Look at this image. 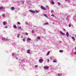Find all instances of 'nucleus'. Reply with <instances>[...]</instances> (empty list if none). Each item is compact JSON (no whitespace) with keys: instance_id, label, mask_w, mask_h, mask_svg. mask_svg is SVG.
<instances>
[{"instance_id":"obj_41","label":"nucleus","mask_w":76,"mask_h":76,"mask_svg":"<svg viewBox=\"0 0 76 76\" xmlns=\"http://www.w3.org/2000/svg\"><path fill=\"white\" fill-rule=\"evenodd\" d=\"M60 75H61H61H62L61 74H60Z\"/></svg>"},{"instance_id":"obj_11","label":"nucleus","mask_w":76,"mask_h":76,"mask_svg":"<svg viewBox=\"0 0 76 76\" xmlns=\"http://www.w3.org/2000/svg\"><path fill=\"white\" fill-rule=\"evenodd\" d=\"M18 29H22L21 27H20V26L18 27Z\"/></svg>"},{"instance_id":"obj_45","label":"nucleus","mask_w":76,"mask_h":76,"mask_svg":"<svg viewBox=\"0 0 76 76\" xmlns=\"http://www.w3.org/2000/svg\"><path fill=\"white\" fill-rule=\"evenodd\" d=\"M52 1H53L54 0H52Z\"/></svg>"},{"instance_id":"obj_23","label":"nucleus","mask_w":76,"mask_h":76,"mask_svg":"<svg viewBox=\"0 0 76 76\" xmlns=\"http://www.w3.org/2000/svg\"><path fill=\"white\" fill-rule=\"evenodd\" d=\"M43 15L44 16H45V17H46L47 16V15L46 14H44Z\"/></svg>"},{"instance_id":"obj_19","label":"nucleus","mask_w":76,"mask_h":76,"mask_svg":"<svg viewBox=\"0 0 76 76\" xmlns=\"http://www.w3.org/2000/svg\"><path fill=\"white\" fill-rule=\"evenodd\" d=\"M13 27L15 28H17V27H16V26L15 25Z\"/></svg>"},{"instance_id":"obj_32","label":"nucleus","mask_w":76,"mask_h":76,"mask_svg":"<svg viewBox=\"0 0 76 76\" xmlns=\"http://www.w3.org/2000/svg\"><path fill=\"white\" fill-rule=\"evenodd\" d=\"M74 54H76V51H75V52L74 53Z\"/></svg>"},{"instance_id":"obj_27","label":"nucleus","mask_w":76,"mask_h":76,"mask_svg":"<svg viewBox=\"0 0 76 76\" xmlns=\"http://www.w3.org/2000/svg\"><path fill=\"white\" fill-rule=\"evenodd\" d=\"M47 61L48 62H49V59H47Z\"/></svg>"},{"instance_id":"obj_36","label":"nucleus","mask_w":76,"mask_h":76,"mask_svg":"<svg viewBox=\"0 0 76 76\" xmlns=\"http://www.w3.org/2000/svg\"><path fill=\"white\" fill-rule=\"evenodd\" d=\"M5 28H7V26H5Z\"/></svg>"},{"instance_id":"obj_2","label":"nucleus","mask_w":76,"mask_h":76,"mask_svg":"<svg viewBox=\"0 0 76 76\" xmlns=\"http://www.w3.org/2000/svg\"><path fill=\"white\" fill-rule=\"evenodd\" d=\"M39 61V62L40 63H42V62L43 61V60H42V59H40Z\"/></svg>"},{"instance_id":"obj_14","label":"nucleus","mask_w":76,"mask_h":76,"mask_svg":"<svg viewBox=\"0 0 76 76\" xmlns=\"http://www.w3.org/2000/svg\"><path fill=\"white\" fill-rule=\"evenodd\" d=\"M58 6H59L60 5V3L59 2H57Z\"/></svg>"},{"instance_id":"obj_8","label":"nucleus","mask_w":76,"mask_h":76,"mask_svg":"<svg viewBox=\"0 0 76 76\" xmlns=\"http://www.w3.org/2000/svg\"><path fill=\"white\" fill-rule=\"evenodd\" d=\"M50 51H48V53H47V56H48V55H49L50 54Z\"/></svg>"},{"instance_id":"obj_44","label":"nucleus","mask_w":76,"mask_h":76,"mask_svg":"<svg viewBox=\"0 0 76 76\" xmlns=\"http://www.w3.org/2000/svg\"><path fill=\"white\" fill-rule=\"evenodd\" d=\"M34 27H35V26H34Z\"/></svg>"},{"instance_id":"obj_7","label":"nucleus","mask_w":76,"mask_h":76,"mask_svg":"<svg viewBox=\"0 0 76 76\" xmlns=\"http://www.w3.org/2000/svg\"><path fill=\"white\" fill-rule=\"evenodd\" d=\"M60 34H62L63 35H65V34H64L62 31H60Z\"/></svg>"},{"instance_id":"obj_9","label":"nucleus","mask_w":76,"mask_h":76,"mask_svg":"<svg viewBox=\"0 0 76 76\" xmlns=\"http://www.w3.org/2000/svg\"><path fill=\"white\" fill-rule=\"evenodd\" d=\"M59 52H60V53H63V50H59Z\"/></svg>"},{"instance_id":"obj_29","label":"nucleus","mask_w":76,"mask_h":76,"mask_svg":"<svg viewBox=\"0 0 76 76\" xmlns=\"http://www.w3.org/2000/svg\"><path fill=\"white\" fill-rule=\"evenodd\" d=\"M25 34L26 35H28V34L27 33H25Z\"/></svg>"},{"instance_id":"obj_35","label":"nucleus","mask_w":76,"mask_h":76,"mask_svg":"<svg viewBox=\"0 0 76 76\" xmlns=\"http://www.w3.org/2000/svg\"><path fill=\"white\" fill-rule=\"evenodd\" d=\"M21 38H23V36H21Z\"/></svg>"},{"instance_id":"obj_31","label":"nucleus","mask_w":76,"mask_h":76,"mask_svg":"<svg viewBox=\"0 0 76 76\" xmlns=\"http://www.w3.org/2000/svg\"><path fill=\"white\" fill-rule=\"evenodd\" d=\"M19 34H18V35L17 37H19Z\"/></svg>"},{"instance_id":"obj_13","label":"nucleus","mask_w":76,"mask_h":76,"mask_svg":"<svg viewBox=\"0 0 76 76\" xmlns=\"http://www.w3.org/2000/svg\"><path fill=\"white\" fill-rule=\"evenodd\" d=\"M66 34L67 36H68L69 35V33H68V32H67L66 33Z\"/></svg>"},{"instance_id":"obj_16","label":"nucleus","mask_w":76,"mask_h":76,"mask_svg":"<svg viewBox=\"0 0 76 76\" xmlns=\"http://www.w3.org/2000/svg\"><path fill=\"white\" fill-rule=\"evenodd\" d=\"M72 39H73V40L75 41V39L74 37H72Z\"/></svg>"},{"instance_id":"obj_3","label":"nucleus","mask_w":76,"mask_h":76,"mask_svg":"<svg viewBox=\"0 0 76 76\" xmlns=\"http://www.w3.org/2000/svg\"><path fill=\"white\" fill-rule=\"evenodd\" d=\"M30 50H28L27 51V53H28V54H30L31 53L30 52Z\"/></svg>"},{"instance_id":"obj_40","label":"nucleus","mask_w":76,"mask_h":76,"mask_svg":"<svg viewBox=\"0 0 76 76\" xmlns=\"http://www.w3.org/2000/svg\"><path fill=\"white\" fill-rule=\"evenodd\" d=\"M63 30H64V31H65V29H63Z\"/></svg>"},{"instance_id":"obj_42","label":"nucleus","mask_w":76,"mask_h":76,"mask_svg":"<svg viewBox=\"0 0 76 76\" xmlns=\"http://www.w3.org/2000/svg\"><path fill=\"white\" fill-rule=\"evenodd\" d=\"M37 13H38V11H37Z\"/></svg>"},{"instance_id":"obj_10","label":"nucleus","mask_w":76,"mask_h":76,"mask_svg":"<svg viewBox=\"0 0 76 76\" xmlns=\"http://www.w3.org/2000/svg\"><path fill=\"white\" fill-rule=\"evenodd\" d=\"M48 22H47L46 23H44V25H48Z\"/></svg>"},{"instance_id":"obj_28","label":"nucleus","mask_w":76,"mask_h":76,"mask_svg":"<svg viewBox=\"0 0 76 76\" xmlns=\"http://www.w3.org/2000/svg\"><path fill=\"white\" fill-rule=\"evenodd\" d=\"M51 16L54 17V15L53 14L51 15Z\"/></svg>"},{"instance_id":"obj_12","label":"nucleus","mask_w":76,"mask_h":76,"mask_svg":"<svg viewBox=\"0 0 76 76\" xmlns=\"http://www.w3.org/2000/svg\"><path fill=\"white\" fill-rule=\"evenodd\" d=\"M4 7H0V10L1 9H3Z\"/></svg>"},{"instance_id":"obj_6","label":"nucleus","mask_w":76,"mask_h":76,"mask_svg":"<svg viewBox=\"0 0 76 76\" xmlns=\"http://www.w3.org/2000/svg\"><path fill=\"white\" fill-rule=\"evenodd\" d=\"M11 9L12 10V11H14L15 9L14 7H11Z\"/></svg>"},{"instance_id":"obj_21","label":"nucleus","mask_w":76,"mask_h":76,"mask_svg":"<svg viewBox=\"0 0 76 76\" xmlns=\"http://www.w3.org/2000/svg\"><path fill=\"white\" fill-rule=\"evenodd\" d=\"M53 62L54 63H56V60H54V61H53Z\"/></svg>"},{"instance_id":"obj_4","label":"nucleus","mask_w":76,"mask_h":76,"mask_svg":"<svg viewBox=\"0 0 76 76\" xmlns=\"http://www.w3.org/2000/svg\"><path fill=\"white\" fill-rule=\"evenodd\" d=\"M29 12H31V13H35V12L34 11H33L31 10H29Z\"/></svg>"},{"instance_id":"obj_22","label":"nucleus","mask_w":76,"mask_h":76,"mask_svg":"<svg viewBox=\"0 0 76 76\" xmlns=\"http://www.w3.org/2000/svg\"><path fill=\"white\" fill-rule=\"evenodd\" d=\"M34 30H32V31H31V33L34 34Z\"/></svg>"},{"instance_id":"obj_37","label":"nucleus","mask_w":76,"mask_h":76,"mask_svg":"<svg viewBox=\"0 0 76 76\" xmlns=\"http://www.w3.org/2000/svg\"><path fill=\"white\" fill-rule=\"evenodd\" d=\"M75 50H76V47H75Z\"/></svg>"},{"instance_id":"obj_20","label":"nucleus","mask_w":76,"mask_h":76,"mask_svg":"<svg viewBox=\"0 0 76 76\" xmlns=\"http://www.w3.org/2000/svg\"><path fill=\"white\" fill-rule=\"evenodd\" d=\"M5 16V15L4 14H2V17H4Z\"/></svg>"},{"instance_id":"obj_17","label":"nucleus","mask_w":76,"mask_h":76,"mask_svg":"<svg viewBox=\"0 0 76 76\" xmlns=\"http://www.w3.org/2000/svg\"><path fill=\"white\" fill-rule=\"evenodd\" d=\"M52 4H55V2L53 1H52Z\"/></svg>"},{"instance_id":"obj_26","label":"nucleus","mask_w":76,"mask_h":76,"mask_svg":"<svg viewBox=\"0 0 76 76\" xmlns=\"http://www.w3.org/2000/svg\"><path fill=\"white\" fill-rule=\"evenodd\" d=\"M23 41L24 42L25 41V38H23Z\"/></svg>"},{"instance_id":"obj_33","label":"nucleus","mask_w":76,"mask_h":76,"mask_svg":"<svg viewBox=\"0 0 76 76\" xmlns=\"http://www.w3.org/2000/svg\"><path fill=\"white\" fill-rule=\"evenodd\" d=\"M12 56H14V53H12Z\"/></svg>"},{"instance_id":"obj_5","label":"nucleus","mask_w":76,"mask_h":76,"mask_svg":"<svg viewBox=\"0 0 76 76\" xmlns=\"http://www.w3.org/2000/svg\"><path fill=\"white\" fill-rule=\"evenodd\" d=\"M40 8L42 10H45V8H44L43 6H41Z\"/></svg>"},{"instance_id":"obj_34","label":"nucleus","mask_w":76,"mask_h":76,"mask_svg":"<svg viewBox=\"0 0 76 76\" xmlns=\"http://www.w3.org/2000/svg\"><path fill=\"white\" fill-rule=\"evenodd\" d=\"M35 67H37V65H35Z\"/></svg>"},{"instance_id":"obj_15","label":"nucleus","mask_w":76,"mask_h":76,"mask_svg":"<svg viewBox=\"0 0 76 76\" xmlns=\"http://www.w3.org/2000/svg\"><path fill=\"white\" fill-rule=\"evenodd\" d=\"M31 39L30 38H27V40H31Z\"/></svg>"},{"instance_id":"obj_30","label":"nucleus","mask_w":76,"mask_h":76,"mask_svg":"<svg viewBox=\"0 0 76 76\" xmlns=\"http://www.w3.org/2000/svg\"><path fill=\"white\" fill-rule=\"evenodd\" d=\"M18 24L20 25V23H19V22H18Z\"/></svg>"},{"instance_id":"obj_25","label":"nucleus","mask_w":76,"mask_h":76,"mask_svg":"<svg viewBox=\"0 0 76 76\" xmlns=\"http://www.w3.org/2000/svg\"><path fill=\"white\" fill-rule=\"evenodd\" d=\"M71 24H69V27H71Z\"/></svg>"},{"instance_id":"obj_43","label":"nucleus","mask_w":76,"mask_h":76,"mask_svg":"<svg viewBox=\"0 0 76 76\" xmlns=\"http://www.w3.org/2000/svg\"><path fill=\"white\" fill-rule=\"evenodd\" d=\"M65 0L66 1H67L68 0Z\"/></svg>"},{"instance_id":"obj_24","label":"nucleus","mask_w":76,"mask_h":76,"mask_svg":"<svg viewBox=\"0 0 76 76\" xmlns=\"http://www.w3.org/2000/svg\"><path fill=\"white\" fill-rule=\"evenodd\" d=\"M37 39H40V37H37Z\"/></svg>"},{"instance_id":"obj_18","label":"nucleus","mask_w":76,"mask_h":76,"mask_svg":"<svg viewBox=\"0 0 76 76\" xmlns=\"http://www.w3.org/2000/svg\"><path fill=\"white\" fill-rule=\"evenodd\" d=\"M5 23H6L5 21H4L3 22V24L4 25H5Z\"/></svg>"},{"instance_id":"obj_1","label":"nucleus","mask_w":76,"mask_h":76,"mask_svg":"<svg viewBox=\"0 0 76 76\" xmlns=\"http://www.w3.org/2000/svg\"><path fill=\"white\" fill-rule=\"evenodd\" d=\"M49 67L48 66H46L45 67H44V68L45 69H47L49 68Z\"/></svg>"},{"instance_id":"obj_39","label":"nucleus","mask_w":76,"mask_h":76,"mask_svg":"<svg viewBox=\"0 0 76 76\" xmlns=\"http://www.w3.org/2000/svg\"><path fill=\"white\" fill-rule=\"evenodd\" d=\"M58 76H60V74H58Z\"/></svg>"},{"instance_id":"obj_38","label":"nucleus","mask_w":76,"mask_h":76,"mask_svg":"<svg viewBox=\"0 0 76 76\" xmlns=\"http://www.w3.org/2000/svg\"><path fill=\"white\" fill-rule=\"evenodd\" d=\"M52 12H53V10H52L51 11Z\"/></svg>"}]
</instances>
